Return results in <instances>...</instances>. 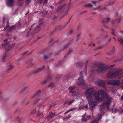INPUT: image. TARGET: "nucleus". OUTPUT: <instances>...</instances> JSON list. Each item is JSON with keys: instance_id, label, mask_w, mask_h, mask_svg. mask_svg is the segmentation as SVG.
I'll use <instances>...</instances> for the list:
<instances>
[{"instance_id": "obj_29", "label": "nucleus", "mask_w": 123, "mask_h": 123, "mask_svg": "<svg viewBox=\"0 0 123 123\" xmlns=\"http://www.w3.org/2000/svg\"><path fill=\"white\" fill-rule=\"evenodd\" d=\"M121 21V19H118L116 21V22L117 23H119Z\"/></svg>"}, {"instance_id": "obj_58", "label": "nucleus", "mask_w": 123, "mask_h": 123, "mask_svg": "<svg viewBox=\"0 0 123 123\" xmlns=\"http://www.w3.org/2000/svg\"><path fill=\"white\" fill-rule=\"evenodd\" d=\"M114 66V65H111L110 66V67H111V66Z\"/></svg>"}, {"instance_id": "obj_9", "label": "nucleus", "mask_w": 123, "mask_h": 123, "mask_svg": "<svg viewBox=\"0 0 123 123\" xmlns=\"http://www.w3.org/2000/svg\"><path fill=\"white\" fill-rule=\"evenodd\" d=\"M72 96L74 98L78 99L81 98L82 96V94L79 92H78L75 95L74 94H72Z\"/></svg>"}, {"instance_id": "obj_44", "label": "nucleus", "mask_w": 123, "mask_h": 123, "mask_svg": "<svg viewBox=\"0 0 123 123\" xmlns=\"http://www.w3.org/2000/svg\"><path fill=\"white\" fill-rule=\"evenodd\" d=\"M122 60V58H120V59H117V61H121Z\"/></svg>"}, {"instance_id": "obj_26", "label": "nucleus", "mask_w": 123, "mask_h": 123, "mask_svg": "<svg viewBox=\"0 0 123 123\" xmlns=\"http://www.w3.org/2000/svg\"><path fill=\"white\" fill-rule=\"evenodd\" d=\"M23 0H18V4L19 5H22V4L20 3V2Z\"/></svg>"}, {"instance_id": "obj_12", "label": "nucleus", "mask_w": 123, "mask_h": 123, "mask_svg": "<svg viewBox=\"0 0 123 123\" xmlns=\"http://www.w3.org/2000/svg\"><path fill=\"white\" fill-rule=\"evenodd\" d=\"M97 83L99 85L101 86L104 87L105 86V83L104 82L101 81H98L97 82Z\"/></svg>"}, {"instance_id": "obj_54", "label": "nucleus", "mask_w": 123, "mask_h": 123, "mask_svg": "<svg viewBox=\"0 0 123 123\" xmlns=\"http://www.w3.org/2000/svg\"><path fill=\"white\" fill-rule=\"evenodd\" d=\"M43 115L42 114H38V115H39V116L41 115V116H43Z\"/></svg>"}, {"instance_id": "obj_50", "label": "nucleus", "mask_w": 123, "mask_h": 123, "mask_svg": "<svg viewBox=\"0 0 123 123\" xmlns=\"http://www.w3.org/2000/svg\"><path fill=\"white\" fill-rule=\"evenodd\" d=\"M92 2L93 3L95 4H96V2L95 1H93V2Z\"/></svg>"}, {"instance_id": "obj_14", "label": "nucleus", "mask_w": 123, "mask_h": 123, "mask_svg": "<svg viewBox=\"0 0 123 123\" xmlns=\"http://www.w3.org/2000/svg\"><path fill=\"white\" fill-rule=\"evenodd\" d=\"M54 83H51L48 85V87L49 88H52L54 87Z\"/></svg>"}, {"instance_id": "obj_11", "label": "nucleus", "mask_w": 123, "mask_h": 123, "mask_svg": "<svg viewBox=\"0 0 123 123\" xmlns=\"http://www.w3.org/2000/svg\"><path fill=\"white\" fill-rule=\"evenodd\" d=\"M102 117V115H100L98 116V117L97 118H96L92 122V123H98V121L99 120L101 119Z\"/></svg>"}, {"instance_id": "obj_48", "label": "nucleus", "mask_w": 123, "mask_h": 123, "mask_svg": "<svg viewBox=\"0 0 123 123\" xmlns=\"http://www.w3.org/2000/svg\"><path fill=\"white\" fill-rule=\"evenodd\" d=\"M36 110L35 109H34V110L33 111L32 113H34L35 112H36Z\"/></svg>"}, {"instance_id": "obj_60", "label": "nucleus", "mask_w": 123, "mask_h": 123, "mask_svg": "<svg viewBox=\"0 0 123 123\" xmlns=\"http://www.w3.org/2000/svg\"><path fill=\"white\" fill-rule=\"evenodd\" d=\"M49 79H51V78L50 77H49Z\"/></svg>"}, {"instance_id": "obj_23", "label": "nucleus", "mask_w": 123, "mask_h": 123, "mask_svg": "<svg viewBox=\"0 0 123 123\" xmlns=\"http://www.w3.org/2000/svg\"><path fill=\"white\" fill-rule=\"evenodd\" d=\"M80 34L78 35L77 37V38L76 39V41H78L80 39Z\"/></svg>"}, {"instance_id": "obj_2", "label": "nucleus", "mask_w": 123, "mask_h": 123, "mask_svg": "<svg viewBox=\"0 0 123 123\" xmlns=\"http://www.w3.org/2000/svg\"><path fill=\"white\" fill-rule=\"evenodd\" d=\"M99 92L101 93V95L102 97L104 98V100H106V101L101 106L100 110V111H102L103 109H104L105 107L107 108H108L109 107V105L111 103V101L112 98H110L107 95V92L105 91L100 90Z\"/></svg>"}, {"instance_id": "obj_43", "label": "nucleus", "mask_w": 123, "mask_h": 123, "mask_svg": "<svg viewBox=\"0 0 123 123\" xmlns=\"http://www.w3.org/2000/svg\"><path fill=\"white\" fill-rule=\"evenodd\" d=\"M72 50H70L68 52V53H67V54L68 55L72 51Z\"/></svg>"}, {"instance_id": "obj_1", "label": "nucleus", "mask_w": 123, "mask_h": 123, "mask_svg": "<svg viewBox=\"0 0 123 123\" xmlns=\"http://www.w3.org/2000/svg\"><path fill=\"white\" fill-rule=\"evenodd\" d=\"M100 90L104 91L103 90H99L98 92H95L93 95L94 89L93 88L90 87L87 89L85 93L87 100L91 108L94 107L97 105V103L99 101L101 102L104 99V98L100 97L101 93L99 92Z\"/></svg>"}, {"instance_id": "obj_46", "label": "nucleus", "mask_w": 123, "mask_h": 123, "mask_svg": "<svg viewBox=\"0 0 123 123\" xmlns=\"http://www.w3.org/2000/svg\"><path fill=\"white\" fill-rule=\"evenodd\" d=\"M41 92V91L40 90H39L38 91V92H37V93L36 94H39V93Z\"/></svg>"}, {"instance_id": "obj_55", "label": "nucleus", "mask_w": 123, "mask_h": 123, "mask_svg": "<svg viewBox=\"0 0 123 123\" xmlns=\"http://www.w3.org/2000/svg\"><path fill=\"white\" fill-rule=\"evenodd\" d=\"M104 27L105 28H107L108 27L107 26H105Z\"/></svg>"}, {"instance_id": "obj_64", "label": "nucleus", "mask_w": 123, "mask_h": 123, "mask_svg": "<svg viewBox=\"0 0 123 123\" xmlns=\"http://www.w3.org/2000/svg\"><path fill=\"white\" fill-rule=\"evenodd\" d=\"M111 39H110V41H111Z\"/></svg>"}, {"instance_id": "obj_16", "label": "nucleus", "mask_w": 123, "mask_h": 123, "mask_svg": "<svg viewBox=\"0 0 123 123\" xmlns=\"http://www.w3.org/2000/svg\"><path fill=\"white\" fill-rule=\"evenodd\" d=\"M84 106V104L83 103H80L79 105V109H81L83 108Z\"/></svg>"}, {"instance_id": "obj_59", "label": "nucleus", "mask_w": 123, "mask_h": 123, "mask_svg": "<svg viewBox=\"0 0 123 123\" xmlns=\"http://www.w3.org/2000/svg\"><path fill=\"white\" fill-rule=\"evenodd\" d=\"M34 24H33V25H32V27L33 26H34Z\"/></svg>"}, {"instance_id": "obj_34", "label": "nucleus", "mask_w": 123, "mask_h": 123, "mask_svg": "<svg viewBox=\"0 0 123 123\" xmlns=\"http://www.w3.org/2000/svg\"><path fill=\"white\" fill-rule=\"evenodd\" d=\"M117 111V110L116 109H115L113 110V112H116Z\"/></svg>"}, {"instance_id": "obj_30", "label": "nucleus", "mask_w": 123, "mask_h": 123, "mask_svg": "<svg viewBox=\"0 0 123 123\" xmlns=\"http://www.w3.org/2000/svg\"><path fill=\"white\" fill-rule=\"evenodd\" d=\"M75 108H72L71 109H69V110L70 111H73V110H75Z\"/></svg>"}, {"instance_id": "obj_8", "label": "nucleus", "mask_w": 123, "mask_h": 123, "mask_svg": "<svg viewBox=\"0 0 123 123\" xmlns=\"http://www.w3.org/2000/svg\"><path fill=\"white\" fill-rule=\"evenodd\" d=\"M14 0H7L6 1L7 5L10 7H12L14 6Z\"/></svg>"}, {"instance_id": "obj_36", "label": "nucleus", "mask_w": 123, "mask_h": 123, "mask_svg": "<svg viewBox=\"0 0 123 123\" xmlns=\"http://www.w3.org/2000/svg\"><path fill=\"white\" fill-rule=\"evenodd\" d=\"M28 51H26L25 52H24V53H23L22 54V55H25V54H26V53H27V52H28Z\"/></svg>"}, {"instance_id": "obj_32", "label": "nucleus", "mask_w": 123, "mask_h": 123, "mask_svg": "<svg viewBox=\"0 0 123 123\" xmlns=\"http://www.w3.org/2000/svg\"><path fill=\"white\" fill-rule=\"evenodd\" d=\"M40 26H38L36 29V30H37L38 31H39V28H40Z\"/></svg>"}, {"instance_id": "obj_15", "label": "nucleus", "mask_w": 123, "mask_h": 123, "mask_svg": "<svg viewBox=\"0 0 123 123\" xmlns=\"http://www.w3.org/2000/svg\"><path fill=\"white\" fill-rule=\"evenodd\" d=\"M74 101V100H71V101H69L68 102H66L64 104L65 105L67 104V105H70L72 103H73Z\"/></svg>"}, {"instance_id": "obj_35", "label": "nucleus", "mask_w": 123, "mask_h": 123, "mask_svg": "<svg viewBox=\"0 0 123 123\" xmlns=\"http://www.w3.org/2000/svg\"><path fill=\"white\" fill-rule=\"evenodd\" d=\"M28 51H26L25 52H24V53H23L22 54V55H25V54H26V53H27V52H28Z\"/></svg>"}, {"instance_id": "obj_4", "label": "nucleus", "mask_w": 123, "mask_h": 123, "mask_svg": "<svg viewBox=\"0 0 123 123\" xmlns=\"http://www.w3.org/2000/svg\"><path fill=\"white\" fill-rule=\"evenodd\" d=\"M87 66H86L84 70L82 71L80 73V76L79 78L77 81V84L79 86L84 85H85L84 81L83 78V76L87 75L86 71L87 70Z\"/></svg>"}, {"instance_id": "obj_13", "label": "nucleus", "mask_w": 123, "mask_h": 123, "mask_svg": "<svg viewBox=\"0 0 123 123\" xmlns=\"http://www.w3.org/2000/svg\"><path fill=\"white\" fill-rule=\"evenodd\" d=\"M43 0H37V3H39L40 4H41ZM48 0H45L44 1V3L43 4V5H44L45 3H46L47 1Z\"/></svg>"}, {"instance_id": "obj_61", "label": "nucleus", "mask_w": 123, "mask_h": 123, "mask_svg": "<svg viewBox=\"0 0 123 123\" xmlns=\"http://www.w3.org/2000/svg\"><path fill=\"white\" fill-rule=\"evenodd\" d=\"M114 39L115 40V38H114Z\"/></svg>"}, {"instance_id": "obj_31", "label": "nucleus", "mask_w": 123, "mask_h": 123, "mask_svg": "<svg viewBox=\"0 0 123 123\" xmlns=\"http://www.w3.org/2000/svg\"><path fill=\"white\" fill-rule=\"evenodd\" d=\"M3 22L4 23H5V18L4 17L3 19Z\"/></svg>"}, {"instance_id": "obj_63", "label": "nucleus", "mask_w": 123, "mask_h": 123, "mask_svg": "<svg viewBox=\"0 0 123 123\" xmlns=\"http://www.w3.org/2000/svg\"><path fill=\"white\" fill-rule=\"evenodd\" d=\"M52 107V106H50V108H51V107Z\"/></svg>"}, {"instance_id": "obj_27", "label": "nucleus", "mask_w": 123, "mask_h": 123, "mask_svg": "<svg viewBox=\"0 0 123 123\" xmlns=\"http://www.w3.org/2000/svg\"><path fill=\"white\" fill-rule=\"evenodd\" d=\"M13 68V66L12 65H10L9 66V70H11Z\"/></svg>"}, {"instance_id": "obj_42", "label": "nucleus", "mask_w": 123, "mask_h": 123, "mask_svg": "<svg viewBox=\"0 0 123 123\" xmlns=\"http://www.w3.org/2000/svg\"><path fill=\"white\" fill-rule=\"evenodd\" d=\"M44 59H47L48 58V57L47 56H45L44 57Z\"/></svg>"}, {"instance_id": "obj_6", "label": "nucleus", "mask_w": 123, "mask_h": 123, "mask_svg": "<svg viewBox=\"0 0 123 123\" xmlns=\"http://www.w3.org/2000/svg\"><path fill=\"white\" fill-rule=\"evenodd\" d=\"M121 83L119 80H111L107 82V84L112 85H117L119 86L120 85Z\"/></svg>"}, {"instance_id": "obj_51", "label": "nucleus", "mask_w": 123, "mask_h": 123, "mask_svg": "<svg viewBox=\"0 0 123 123\" xmlns=\"http://www.w3.org/2000/svg\"><path fill=\"white\" fill-rule=\"evenodd\" d=\"M50 7L52 9H53L54 8V7L52 6H51Z\"/></svg>"}, {"instance_id": "obj_53", "label": "nucleus", "mask_w": 123, "mask_h": 123, "mask_svg": "<svg viewBox=\"0 0 123 123\" xmlns=\"http://www.w3.org/2000/svg\"><path fill=\"white\" fill-rule=\"evenodd\" d=\"M72 32V31L71 30H70V33H71Z\"/></svg>"}, {"instance_id": "obj_3", "label": "nucleus", "mask_w": 123, "mask_h": 123, "mask_svg": "<svg viewBox=\"0 0 123 123\" xmlns=\"http://www.w3.org/2000/svg\"><path fill=\"white\" fill-rule=\"evenodd\" d=\"M122 72V71L121 70H117L115 72L110 71L108 73L107 77L111 79L120 78L123 75Z\"/></svg>"}, {"instance_id": "obj_62", "label": "nucleus", "mask_w": 123, "mask_h": 123, "mask_svg": "<svg viewBox=\"0 0 123 123\" xmlns=\"http://www.w3.org/2000/svg\"><path fill=\"white\" fill-rule=\"evenodd\" d=\"M122 106L123 107V104L122 105Z\"/></svg>"}, {"instance_id": "obj_20", "label": "nucleus", "mask_w": 123, "mask_h": 123, "mask_svg": "<svg viewBox=\"0 0 123 123\" xmlns=\"http://www.w3.org/2000/svg\"><path fill=\"white\" fill-rule=\"evenodd\" d=\"M44 66L43 67H42V68L39 69L37 70V72H38L39 71H40L43 70V69H44Z\"/></svg>"}, {"instance_id": "obj_7", "label": "nucleus", "mask_w": 123, "mask_h": 123, "mask_svg": "<svg viewBox=\"0 0 123 123\" xmlns=\"http://www.w3.org/2000/svg\"><path fill=\"white\" fill-rule=\"evenodd\" d=\"M20 25H21L20 22H18L15 25V26H13L9 28L8 30H7L6 31V35H8L11 32V31L13 29L14 27L16 28H18L20 26Z\"/></svg>"}, {"instance_id": "obj_33", "label": "nucleus", "mask_w": 123, "mask_h": 123, "mask_svg": "<svg viewBox=\"0 0 123 123\" xmlns=\"http://www.w3.org/2000/svg\"><path fill=\"white\" fill-rule=\"evenodd\" d=\"M114 30L113 29H112V33L114 35H115V34L114 32Z\"/></svg>"}, {"instance_id": "obj_47", "label": "nucleus", "mask_w": 123, "mask_h": 123, "mask_svg": "<svg viewBox=\"0 0 123 123\" xmlns=\"http://www.w3.org/2000/svg\"><path fill=\"white\" fill-rule=\"evenodd\" d=\"M85 107L86 109L88 108V106L87 105H85Z\"/></svg>"}, {"instance_id": "obj_37", "label": "nucleus", "mask_w": 123, "mask_h": 123, "mask_svg": "<svg viewBox=\"0 0 123 123\" xmlns=\"http://www.w3.org/2000/svg\"><path fill=\"white\" fill-rule=\"evenodd\" d=\"M31 1V0H27V2H28L27 4H28Z\"/></svg>"}, {"instance_id": "obj_22", "label": "nucleus", "mask_w": 123, "mask_h": 123, "mask_svg": "<svg viewBox=\"0 0 123 123\" xmlns=\"http://www.w3.org/2000/svg\"><path fill=\"white\" fill-rule=\"evenodd\" d=\"M75 88V87L74 86H70L69 87V89L70 90H71L74 89Z\"/></svg>"}, {"instance_id": "obj_10", "label": "nucleus", "mask_w": 123, "mask_h": 123, "mask_svg": "<svg viewBox=\"0 0 123 123\" xmlns=\"http://www.w3.org/2000/svg\"><path fill=\"white\" fill-rule=\"evenodd\" d=\"M91 117L90 116H87L86 115V113H85V115L83 116L82 119V120L84 122H86L87 120V118L89 119Z\"/></svg>"}, {"instance_id": "obj_56", "label": "nucleus", "mask_w": 123, "mask_h": 123, "mask_svg": "<svg viewBox=\"0 0 123 123\" xmlns=\"http://www.w3.org/2000/svg\"><path fill=\"white\" fill-rule=\"evenodd\" d=\"M29 11H28V12L26 14V15H27L29 13Z\"/></svg>"}, {"instance_id": "obj_52", "label": "nucleus", "mask_w": 123, "mask_h": 123, "mask_svg": "<svg viewBox=\"0 0 123 123\" xmlns=\"http://www.w3.org/2000/svg\"><path fill=\"white\" fill-rule=\"evenodd\" d=\"M121 98L122 100H123V95L122 96Z\"/></svg>"}, {"instance_id": "obj_49", "label": "nucleus", "mask_w": 123, "mask_h": 123, "mask_svg": "<svg viewBox=\"0 0 123 123\" xmlns=\"http://www.w3.org/2000/svg\"><path fill=\"white\" fill-rule=\"evenodd\" d=\"M7 39L4 40V42H7Z\"/></svg>"}, {"instance_id": "obj_41", "label": "nucleus", "mask_w": 123, "mask_h": 123, "mask_svg": "<svg viewBox=\"0 0 123 123\" xmlns=\"http://www.w3.org/2000/svg\"><path fill=\"white\" fill-rule=\"evenodd\" d=\"M7 25H6V27H9V25H8V23H9V22L8 21H7Z\"/></svg>"}, {"instance_id": "obj_45", "label": "nucleus", "mask_w": 123, "mask_h": 123, "mask_svg": "<svg viewBox=\"0 0 123 123\" xmlns=\"http://www.w3.org/2000/svg\"><path fill=\"white\" fill-rule=\"evenodd\" d=\"M40 22L41 24H42L43 22L42 20V19H41L40 20Z\"/></svg>"}, {"instance_id": "obj_19", "label": "nucleus", "mask_w": 123, "mask_h": 123, "mask_svg": "<svg viewBox=\"0 0 123 123\" xmlns=\"http://www.w3.org/2000/svg\"><path fill=\"white\" fill-rule=\"evenodd\" d=\"M85 6L86 7H92V5L90 3H88L86 4Z\"/></svg>"}, {"instance_id": "obj_28", "label": "nucleus", "mask_w": 123, "mask_h": 123, "mask_svg": "<svg viewBox=\"0 0 123 123\" xmlns=\"http://www.w3.org/2000/svg\"><path fill=\"white\" fill-rule=\"evenodd\" d=\"M71 117V116L70 115H69L67 117H66L65 118V119H68L70 118Z\"/></svg>"}, {"instance_id": "obj_25", "label": "nucleus", "mask_w": 123, "mask_h": 123, "mask_svg": "<svg viewBox=\"0 0 123 123\" xmlns=\"http://www.w3.org/2000/svg\"><path fill=\"white\" fill-rule=\"evenodd\" d=\"M115 51V48L114 47L113 49H112V51H111V53L110 54H111V53H113Z\"/></svg>"}, {"instance_id": "obj_24", "label": "nucleus", "mask_w": 123, "mask_h": 123, "mask_svg": "<svg viewBox=\"0 0 123 123\" xmlns=\"http://www.w3.org/2000/svg\"><path fill=\"white\" fill-rule=\"evenodd\" d=\"M110 18H106L105 19V21L107 23H108L110 21Z\"/></svg>"}, {"instance_id": "obj_17", "label": "nucleus", "mask_w": 123, "mask_h": 123, "mask_svg": "<svg viewBox=\"0 0 123 123\" xmlns=\"http://www.w3.org/2000/svg\"><path fill=\"white\" fill-rule=\"evenodd\" d=\"M55 116V114L51 113L50 115L47 118H53V117Z\"/></svg>"}, {"instance_id": "obj_57", "label": "nucleus", "mask_w": 123, "mask_h": 123, "mask_svg": "<svg viewBox=\"0 0 123 123\" xmlns=\"http://www.w3.org/2000/svg\"><path fill=\"white\" fill-rule=\"evenodd\" d=\"M95 44H93V46L94 47H95Z\"/></svg>"}, {"instance_id": "obj_38", "label": "nucleus", "mask_w": 123, "mask_h": 123, "mask_svg": "<svg viewBox=\"0 0 123 123\" xmlns=\"http://www.w3.org/2000/svg\"><path fill=\"white\" fill-rule=\"evenodd\" d=\"M98 9H100V10H102L103 9V8L101 7L100 6H99L98 7Z\"/></svg>"}, {"instance_id": "obj_39", "label": "nucleus", "mask_w": 123, "mask_h": 123, "mask_svg": "<svg viewBox=\"0 0 123 123\" xmlns=\"http://www.w3.org/2000/svg\"><path fill=\"white\" fill-rule=\"evenodd\" d=\"M70 111L69 110H68L65 113V114H66L68 112H70Z\"/></svg>"}, {"instance_id": "obj_18", "label": "nucleus", "mask_w": 123, "mask_h": 123, "mask_svg": "<svg viewBox=\"0 0 123 123\" xmlns=\"http://www.w3.org/2000/svg\"><path fill=\"white\" fill-rule=\"evenodd\" d=\"M6 54H5L3 56L0 57V60L2 61H3L5 57L6 56Z\"/></svg>"}, {"instance_id": "obj_5", "label": "nucleus", "mask_w": 123, "mask_h": 123, "mask_svg": "<svg viewBox=\"0 0 123 123\" xmlns=\"http://www.w3.org/2000/svg\"><path fill=\"white\" fill-rule=\"evenodd\" d=\"M107 69L106 68L103 64L99 65L97 71L98 73H102L105 72Z\"/></svg>"}, {"instance_id": "obj_40", "label": "nucleus", "mask_w": 123, "mask_h": 123, "mask_svg": "<svg viewBox=\"0 0 123 123\" xmlns=\"http://www.w3.org/2000/svg\"><path fill=\"white\" fill-rule=\"evenodd\" d=\"M47 82V80H45V81H43L42 83L43 84H44L46 83Z\"/></svg>"}, {"instance_id": "obj_21", "label": "nucleus", "mask_w": 123, "mask_h": 123, "mask_svg": "<svg viewBox=\"0 0 123 123\" xmlns=\"http://www.w3.org/2000/svg\"><path fill=\"white\" fill-rule=\"evenodd\" d=\"M76 92V91L75 90H70L69 91V93H71L72 94H73Z\"/></svg>"}]
</instances>
